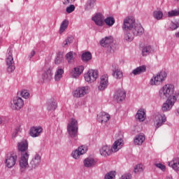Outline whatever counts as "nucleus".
<instances>
[{"instance_id":"nucleus-7","label":"nucleus","mask_w":179,"mask_h":179,"mask_svg":"<svg viewBox=\"0 0 179 179\" xmlns=\"http://www.w3.org/2000/svg\"><path fill=\"white\" fill-rule=\"evenodd\" d=\"M84 78L86 82L88 83H93L96 82V79L99 78V71L97 70H89L85 75Z\"/></svg>"},{"instance_id":"nucleus-44","label":"nucleus","mask_w":179,"mask_h":179,"mask_svg":"<svg viewBox=\"0 0 179 179\" xmlns=\"http://www.w3.org/2000/svg\"><path fill=\"white\" fill-rule=\"evenodd\" d=\"M21 96L23 99H29V97H30V93L27 90H23L21 92Z\"/></svg>"},{"instance_id":"nucleus-32","label":"nucleus","mask_w":179,"mask_h":179,"mask_svg":"<svg viewBox=\"0 0 179 179\" xmlns=\"http://www.w3.org/2000/svg\"><path fill=\"white\" fill-rule=\"evenodd\" d=\"M154 50L153 48L150 45H145L142 49V55L143 57H146L149 55V54H151V52H153Z\"/></svg>"},{"instance_id":"nucleus-8","label":"nucleus","mask_w":179,"mask_h":179,"mask_svg":"<svg viewBox=\"0 0 179 179\" xmlns=\"http://www.w3.org/2000/svg\"><path fill=\"white\" fill-rule=\"evenodd\" d=\"M136 24L135 23V18L133 17H127L124 20L122 29L125 31L131 32L134 25Z\"/></svg>"},{"instance_id":"nucleus-13","label":"nucleus","mask_w":179,"mask_h":179,"mask_svg":"<svg viewBox=\"0 0 179 179\" xmlns=\"http://www.w3.org/2000/svg\"><path fill=\"white\" fill-rule=\"evenodd\" d=\"M17 148L21 156L29 155V143H27V141L24 140L18 143Z\"/></svg>"},{"instance_id":"nucleus-17","label":"nucleus","mask_w":179,"mask_h":179,"mask_svg":"<svg viewBox=\"0 0 179 179\" xmlns=\"http://www.w3.org/2000/svg\"><path fill=\"white\" fill-rule=\"evenodd\" d=\"M92 20L93 22H94L96 26H99L100 27H102V26H104V16L103 15V14L100 13H96L92 17Z\"/></svg>"},{"instance_id":"nucleus-54","label":"nucleus","mask_w":179,"mask_h":179,"mask_svg":"<svg viewBox=\"0 0 179 179\" xmlns=\"http://www.w3.org/2000/svg\"><path fill=\"white\" fill-rule=\"evenodd\" d=\"M75 0H67L68 3H72Z\"/></svg>"},{"instance_id":"nucleus-15","label":"nucleus","mask_w":179,"mask_h":179,"mask_svg":"<svg viewBox=\"0 0 179 179\" xmlns=\"http://www.w3.org/2000/svg\"><path fill=\"white\" fill-rule=\"evenodd\" d=\"M166 115L157 113L154 119V124L156 128H160L164 122H166Z\"/></svg>"},{"instance_id":"nucleus-50","label":"nucleus","mask_w":179,"mask_h":179,"mask_svg":"<svg viewBox=\"0 0 179 179\" xmlns=\"http://www.w3.org/2000/svg\"><path fill=\"white\" fill-rule=\"evenodd\" d=\"M34 55H36V51L32 50L31 54L29 55V59H31V58H33V57H34Z\"/></svg>"},{"instance_id":"nucleus-1","label":"nucleus","mask_w":179,"mask_h":179,"mask_svg":"<svg viewBox=\"0 0 179 179\" xmlns=\"http://www.w3.org/2000/svg\"><path fill=\"white\" fill-rule=\"evenodd\" d=\"M124 145V143H122V139H119L113 145V147L108 145H103L100 150L99 153L101 156H103V157H107V156H111L113 155V152H118L121 148H122V145Z\"/></svg>"},{"instance_id":"nucleus-46","label":"nucleus","mask_w":179,"mask_h":179,"mask_svg":"<svg viewBox=\"0 0 179 179\" xmlns=\"http://www.w3.org/2000/svg\"><path fill=\"white\" fill-rule=\"evenodd\" d=\"M63 59L64 58L62 56H57L55 60V64H56V65H59Z\"/></svg>"},{"instance_id":"nucleus-56","label":"nucleus","mask_w":179,"mask_h":179,"mask_svg":"<svg viewBox=\"0 0 179 179\" xmlns=\"http://www.w3.org/2000/svg\"><path fill=\"white\" fill-rule=\"evenodd\" d=\"M176 37H178V38H179V32L176 33Z\"/></svg>"},{"instance_id":"nucleus-45","label":"nucleus","mask_w":179,"mask_h":179,"mask_svg":"<svg viewBox=\"0 0 179 179\" xmlns=\"http://www.w3.org/2000/svg\"><path fill=\"white\" fill-rule=\"evenodd\" d=\"M66 12L67 13H72V12H73V10H75V6L73 4L70 5L69 6H68L66 8Z\"/></svg>"},{"instance_id":"nucleus-48","label":"nucleus","mask_w":179,"mask_h":179,"mask_svg":"<svg viewBox=\"0 0 179 179\" xmlns=\"http://www.w3.org/2000/svg\"><path fill=\"white\" fill-rule=\"evenodd\" d=\"M170 29L171 30H176V29H178V26L176 24H175V23H172L171 24Z\"/></svg>"},{"instance_id":"nucleus-21","label":"nucleus","mask_w":179,"mask_h":179,"mask_svg":"<svg viewBox=\"0 0 179 179\" xmlns=\"http://www.w3.org/2000/svg\"><path fill=\"white\" fill-rule=\"evenodd\" d=\"M108 86V76L107 74L101 76L100 85L98 87L99 90H104Z\"/></svg>"},{"instance_id":"nucleus-39","label":"nucleus","mask_w":179,"mask_h":179,"mask_svg":"<svg viewBox=\"0 0 179 179\" xmlns=\"http://www.w3.org/2000/svg\"><path fill=\"white\" fill-rule=\"evenodd\" d=\"M82 59L85 62H87V61H90V59H92V53H90V52H84L82 55Z\"/></svg>"},{"instance_id":"nucleus-12","label":"nucleus","mask_w":179,"mask_h":179,"mask_svg":"<svg viewBox=\"0 0 179 179\" xmlns=\"http://www.w3.org/2000/svg\"><path fill=\"white\" fill-rule=\"evenodd\" d=\"M24 106V101L20 97H15L10 102V108L12 110H20Z\"/></svg>"},{"instance_id":"nucleus-16","label":"nucleus","mask_w":179,"mask_h":179,"mask_svg":"<svg viewBox=\"0 0 179 179\" xmlns=\"http://www.w3.org/2000/svg\"><path fill=\"white\" fill-rule=\"evenodd\" d=\"M114 43V38L113 36H106L104 38H102L100 41L101 47H110V50H114L111 45Z\"/></svg>"},{"instance_id":"nucleus-42","label":"nucleus","mask_w":179,"mask_h":179,"mask_svg":"<svg viewBox=\"0 0 179 179\" xmlns=\"http://www.w3.org/2000/svg\"><path fill=\"white\" fill-rule=\"evenodd\" d=\"M115 178V171L108 172L105 175L104 179H114Z\"/></svg>"},{"instance_id":"nucleus-9","label":"nucleus","mask_w":179,"mask_h":179,"mask_svg":"<svg viewBox=\"0 0 179 179\" xmlns=\"http://www.w3.org/2000/svg\"><path fill=\"white\" fill-rule=\"evenodd\" d=\"M176 101H177V98H176V96H173V97L168 98L166 102L164 103L162 105V111H170V110L173 108L174 104H176Z\"/></svg>"},{"instance_id":"nucleus-36","label":"nucleus","mask_w":179,"mask_h":179,"mask_svg":"<svg viewBox=\"0 0 179 179\" xmlns=\"http://www.w3.org/2000/svg\"><path fill=\"white\" fill-rule=\"evenodd\" d=\"M57 108V101L50 100L48 102V111H51L52 110H55Z\"/></svg>"},{"instance_id":"nucleus-55","label":"nucleus","mask_w":179,"mask_h":179,"mask_svg":"<svg viewBox=\"0 0 179 179\" xmlns=\"http://www.w3.org/2000/svg\"><path fill=\"white\" fill-rule=\"evenodd\" d=\"M2 122H3V120H2V117H0V124H2Z\"/></svg>"},{"instance_id":"nucleus-26","label":"nucleus","mask_w":179,"mask_h":179,"mask_svg":"<svg viewBox=\"0 0 179 179\" xmlns=\"http://www.w3.org/2000/svg\"><path fill=\"white\" fill-rule=\"evenodd\" d=\"M169 167H172L175 171H179V157H175L172 161L168 162Z\"/></svg>"},{"instance_id":"nucleus-3","label":"nucleus","mask_w":179,"mask_h":179,"mask_svg":"<svg viewBox=\"0 0 179 179\" xmlns=\"http://www.w3.org/2000/svg\"><path fill=\"white\" fill-rule=\"evenodd\" d=\"M79 131V124L76 119H71L67 125V132L69 138L74 140V142L78 141V132Z\"/></svg>"},{"instance_id":"nucleus-37","label":"nucleus","mask_w":179,"mask_h":179,"mask_svg":"<svg viewBox=\"0 0 179 179\" xmlns=\"http://www.w3.org/2000/svg\"><path fill=\"white\" fill-rule=\"evenodd\" d=\"M103 22L107 26L111 27L112 26H113L114 23H115V20L113 17H108L105 20H103Z\"/></svg>"},{"instance_id":"nucleus-33","label":"nucleus","mask_w":179,"mask_h":179,"mask_svg":"<svg viewBox=\"0 0 179 179\" xmlns=\"http://www.w3.org/2000/svg\"><path fill=\"white\" fill-rule=\"evenodd\" d=\"M143 72H146L145 66H141L139 67H137L136 69L133 70L132 73L136 76L141 75V73H143Z\"/></svg>"},{"instance_id":"nucleus-49","label":"nucleus","mask_w":179,"mask_h":179,"mask_svg":"<svg viewBox=\"0 0 179 179\" xmlns=\"http://www.w3.org/2000/svg\"><path fill=\"white\" fill-rule=\"evenodd\" d=\"M66 41H67L68 44H71V43H73V38L72 36H69L66 39Z\"/></svg>"},{"instance_id":"nucleus-41","label":"nucleus","mask_w":179,"mask_h":179,"mask_svg":"<svg viewBox=\"0 0 179 179\" xmlns=\"http://www.w3.org/2000/svg\"><path fill=\"white\" fill-rule=\"evenodd\" d=\"M145 170V166L142 164H138L134 167V173H142Z\"/></svg>"},{"instance_id":"nucleus-51","label":"nucleus","mask_w":179,"mask_h":179,"mask_svg":"<svg viewBox=\"0 0 179 179\" xmlns=\"http://www.w3.org/2000/svg\"><path fill=\"white\" fill-rule=\"evenodd\" d=\"M68 45H69V43H68L67 41L65 40V41L63 42V43H62V46L65 48V47H66V46H68Z\"/></svg>"},{"instance_id":"nucleus-25","label":"nucleus","mask_w":179,"mask_h":179,"mask_svg":"<svg viewBox=\"0 0 179 179\" xmlns=\"http://www.w3.org/2000/svg\"><path fill=\"white\" fill-rule=\"evenodd\" d=\"M40 163H41V156H40L38 154H36L31 161L30 164L32 169H36V167L40 166Z\"/></svg>"},{"instance_id":"nucleus-38","label":"nucleus","mask_w":179,"mask_h":179,"mask_svg":"<svg viewBox=\"0 0 179 179\" xmlns=\"http://www.w3.org/2000/svg\"><path fill=\"white\" fill-rule=\"evenodd\" d=\"M94 3H96V0H88L85 5V10H90L94 8Z\"/></svg>"},{"instance_id":"nucleus-53","label":"nucleus","mask_w":179,"mask_h":179,"mask_svg":"<svg viewBox=\"0 0 179 179\" xmlns=\"http://www.w3.org/2000/svg\"><path fill=\"white\" fill-rule=\"evenodd\" d=\"M172 96H175L176 100H177V97H179V91L176 92L174 94H173Z\"/></svg>"},{"instance_id":"nucleus-10","label":"nucleus","mask_w":179,"mask_h":179,"mask_svg":"<svg viewBox=\"0 0 179 179\" xmlns=\"http://www.w3.org/2000/svg\"><path fill=\"white\" fill-rule=\"evenodd\" d=\"M17 156L15 153L9 152L6 157V165L8 169H12L16 164Z\"/></svg>"},{"instance_id":"nucleus-22","label":"nucleus","mask_w":179,"mask_h":179,"mask_svg":"<svg viewBox=\"0 0 179 179\" xmlns=\"http://www.w3.org/2000/svg\"><path fill=\"white\" fill-rule=\"evenodd\" d=\"M110 117L108 113L102 112L98 115L97 120L99 122H101V124H106V122L110 121Z\"/></svg>"},{"instance_id":"nucleus-20","label":"nucleus","mask_w":179,"mask_h":179,"mask_svg":"<svg viewBox=\"0 0 179 179\" xmlns=\"http://www.w3.org/2000/svg\"><path fill=\"white\" fill-rule=\"evenodd\" d=\"M52 67H49L46 71H45L42 74V79L45 82H50L52 79Z\"/></svg>"},{"instance_id":"nucleus-6","label":"nucleus","mask_w":179,"mask_h":179,"mask_svg":"<svg viewBox=\"0 0 179 179\" xmlns=\"http://www.w3.org/2000/svg\"><path fill=\"white\" fill-rule=\"evenodd\" d=\"M6 65H7V72L8 73H12L14 72L16 68L15 67V62L13 61V56L12 55V49L8 50V55L6 59Z\"/></svg>"},{"instance_id":"nucleus-11","label":"nucleus","mask_w":179,"mask_h":179,"mask_svg":"<svg viewBox=\"0 0 179 179\" xmlns=\"http://www.w3.org/2000/svg\"><path fill=\"white\" fill-rule=\"evenodd\" d=\"M86 152H87V147L81 145L71 152V157L73 159L78 160L80 158V156H82V155H85Z\"/></svg>"},{"instance_id":"nucleus-43","label":"nucleus","mask_w":179,"mask_h":179,"mask_svg":"<svg viewBox=\"0 0 179 179\" xmlns=\"http://www.w3.org/2000/svg\"><path fill=\"white\" fill-rule=\"evenodd\" d=\"M179 8L178 10H173L168 13V17H173V16H178Z\"/></svg>"},{"instance_id":"nucleus-47","label":"nucleus","mask_w":179,"mask_h":179,"mask_svg":"<svg viewBox=\"0 0 179 179\" xmlns=\"http://www.w3.org/2000/svg\"><path fill=\"white\" fill-rule=\"evenodd\" d=\"M155 166L161 170H166V166L162 164H156Z\"/></svg>"},{"instance_id":"nucleus-24","label":"nucleus","mask_w":179,"mask_h":179,"mask_svg":"<svg viewBox=\"0 0 179 179\" xmlns=\"http://www.w3.org/2000/svg\"><path fill=\"white\" fill-rule=\"evenodd\" d=\"M83 163L85 167L91 168L94 167L97 164V161L94 158L89 157L84 160Z\"/></svg>"},{"instance_id":"nucleus-34","label":"nucleus","mask_w":179,"mask_h":179,"mask_svg":"<svg viewBox=\"0 0 179 179\" xmlns=\"http://www.w3.org/2000/svg\"><path fill=\"white\" fill-rule=\"evenodd\" d=\"M62 75H64V69H58L55 74V80L56 82H59V80H61Z\"/></svg>"},{"instance_id":"nucleus-2","label":"nucleus","mask_w":179,"mask_h":179,"mask_svg":"<svg viewBox=\"0 0 179 179\" xmlns=\"http://www.w3.org/2000/svg\"><path fill=\"white\" fill-rule=\"evenodd\" d=\"M143 27L141 24H136L129 31H124V40L125 41H133L135 36H142L143 34Z\"/></svg>"},{"instance_id":"nucleus-4","label":"nucleus","mask_w":179,"mask_h":179,"mask_svg":"<svg viewBox=\"0 0 179 179\" xmlns=\"http://www.w3.org/2000/svg\"><path fill=\"white\" fill-rule=\"evenodd\" d=\"M160 99L166 100L169 97H173L174 94V86L172 84H166L164 85L159 91Z\"/></svg>"},{"instance_id":"nucleus-52","label":"nucleus","mask_w":179,"mask_h":179,"mask_svg":"<svg viewBox=\"0 0 179 179\" xmlns=\"http://www.w3.org/2000/svg\"><path fill=\"white\" fill-rule=\"evenodd\" d=\"M20 131V127H18L15 129V132H14L13 135L16 136V134Z\"/></svg>"},{"instance_id":"nucleus-28","label":"nucleus","mask_w":179,"mask_h":179,"mask_svg":"<svg viewBox=\"0 0 179 179\" xmlns=\"http://www.w3.org/2000/svg\"><path fill=\"white\" fill-rule=\"evenodd\" d=\"M145 134H140L138 135H136L134 138V144L138 145V146H141L143 142H145Z\"/></svg>"},{"instance_id":"nucleus-19","label":"nucleus","mask_w":179,"mask_h":179,"mask_svg":"<svg viewBox=\"0 0 179 179\" xmlns=\"http://www.w3.org/2000/svg\"><path fill=\"white\" fill-rule=\"evenodd\" d=\"M42 132L43 127L40 126L31 127L29 130V134L31 136H32V138H37V136H40Z\"/></svg>"},{"instance_id":"nucleus-35","label":"nucleus","mask_w":179,"mask_h":179,"mask_svg":"<svg viewBox=\"0 0 179 179\" xmlns=\"http://www.w3.org/2000/svg\"><path fill=\"white\" fill-rule=\"evenodd\" d=\"M69 24V21L68 20H64L61 25H60V29H59V34H62L64 31H65L66 29H68V25Z\"/></svg>"},{"instance_id":"nucleus-18","label":"nucleus","mask_w":179,"mask_h":179,"mask_svg":"<svg viewBox=\"0 0 179 179\" xmlns=\"http://www.w3.org/2000/svg\"><path fill=\"white\" fill-rule=\"evenodd\" d=\"M125 97H127V92H125V90H118L115 93L114 99L116 100L117 103H120V101L125 100Z\"/></svg>"},{"instance_id":"nucleus-57","label":"nucleus","mask_w":179,"mask_h":179,"mask_svg":"<svg viewBox=\"0 0 179 179\" xmlns=\"http://www.w3.org/2000/svg\"><path fill=\"white\" fill-rule=\"evenodd\" d=\"M0 27H1V24H0Z\"/></svg>"},{"instance_id":"nucleus-27","label":"nucleus","mask_w":179,"mask_h":179,"mask_svg":"<svg viewBox=\"0 0 179 179\" xmlns=\"http://www.w3.org/2000/svg\"><path fill=\"white\" fill-rule=\"evenodd\" d=\"M136 118L140 122L145 121L146 120V112H145V110L139 109L136 115Z\"/></svg>"},{"instance_id":"nucleus-31","label":"nucleus","mask_w":179,"mask_h":179,"mask_svg":"<svg viewBox=\"0 0 179 179\" xmlns=\"http://www.w3.org/2000/svg\"><path fill=\"white\" fill-rule=\"evenodd\" d=\"M84 69L85 67H83V66H78L74 68L73 71V78H78V76H80Z\"/></svg>"},{"instance_id":"nucleus-40","label":"nucleus","mask_w":179,"mask_h":179,"mask_svg":"<svg viewBox=\"0 0 179 179\" xmlns=\"http://www.w3.org/2000/svg\"><path fill=\"white\" fill-rule=\"evenodd\" d=\"M153 17L157 20H161L163 17V12L160 10H155L153 12Z\"/></svg>"},{"instance_id":"nucleus-30","label":"nucleus","mask_w":179,"mask_h":179,"mask_svg":"<svg viewBox=\"0 0 179 179\" xmlns=\"http://www.w3.org/2000/svg\"><path fill=\"white\" fill-rule=\"evenodd\" d=\"M75 58H76V53L74 52L71 51L66 55V59L69 64H73Z\"/></svg>"},{"instance_id":"nucleus-14","label":"nucleus","mask_w":179,"mask_h":179,"mask_svg":"<svg viewBox=\"0 0 179 179\" xmlns=\"http://www.w3.org/2000/svg\"><path fill=\"white\" fill-rule=\"evenodd\" d=\"M90 91L89 86L78 87L73 92V96L77 98L83 97L86 96Z\"/></svg>"},{"instance_id":"nucleus-29","label":"nucleus","mask_w":179,"mask_h":179,"mask_svg":"<svg viewBox=\"0 0 179 179\" xmlns=\"http://www.w3.org/2000/svg\"><path fill=\"white\" fill-rule=\"evenodd\" d=\"M29 155H21V159L20 160V166L22 169H26L29 166Z\"/></svg>"},{"instance_id":"nucleus-5","label":"nucleus","mask_w":179,"mask_h":179,"mask_svg":"<svg viewBox=\"0 0 179 179\" xmlns=\"http://www.w3.org/2000/svg\"><path fill=\"white\" fill-rule=\"evenodd\" d=\"M166 78L167 73L166 71H161L150 79V85H151V86H159V85H162V83H163L164 79Z\"/></svg>"},{"instance_id":"nucleus-23","label":"nucleus","mask_w":179,"mask_h":179,"mask_svg":"<svg viewBox=\"0 0 179 179\" xmlns=\"http://www.w3.org/2000/svg\"><path fill=\"white\" fill-rule=\"evenodd\" d=\"M112 71L113 76L115 78V79H121L122 76H124L122 71H121L118 66L115 64L113 65Z\"/></svg>"}]
</instances>
